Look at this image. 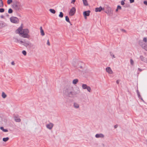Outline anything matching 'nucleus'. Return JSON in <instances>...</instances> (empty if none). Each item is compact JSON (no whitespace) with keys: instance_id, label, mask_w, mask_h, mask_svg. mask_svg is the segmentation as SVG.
Masks as SVG:
<instances>
[{"instance_id":"nucleus-1","label":"nucleus","mask_w":147,"mask_h":147,"mask_svg":"<svg viewBox=\"0 0 147 147\" xmlns=\"http://www.w3.org/2000/svg\"><path fill=\"white\" fill-rule=\"evenodd\" d=\"M80 93V90L79 88L74 89L73 87H69L65 89L64 93L69 97L74 98L76 97Z\"/></svg>"},{"instance_id":"nucleus-2","label":"nucleus","mask_w":147,"mask_h":147,"mask_svg":"<svg viewBox=\"0 0 147 147\" xmlns=\"http://www.w3.org/2000/svg\"><path fill=\"white\" fill-rule=\"evenodd\" d=\"M11 22L14 23H18L19 22V20L16 17H12L10 18Z\"/></svg>"},{"instance_id":"nucleus-3","label":"nucleus","mask_w":147,"mask_h":147,"mask_svg":"<svg viewBox=\"0 0 147 147\" xmlns=\"http://www.w3.org/2000/svg\"><path fill=\"white\" fill-rule=\"evenodd\" d=\"M76 9L75 7H73L71 8L69 12V14L70 16H72L74 15L76 12Z\"/></svg>"},{"instance_id":"nucleus-4","label":"nucleus","mask_w":147,"mask_h":147,"mask_svg":"<svg viewBox=\"0 0 147 147\" xmlns=\"http://www.w3.org/2000/svg\"><path fill=\"white\" fill-rule=\"evenodd\" d=\"M54 124L51 123H49L46 125V126L47 129H51L53 127Z\"/></svg>"},{"instance_id":"nucleus-5","label":"nucleus","mask_w":147,"mask_h":147,"mask_svg":"<svg viewBox=\"0 0 147 147\" xmlns=\"http://www.w3.org/2000/svg\"><path fill=\"white\" fill-rule=\"evenodd\" d=\"M90 10L86 11L83 12L84 16L86 19L87 18L86 16H89L90 15Z\"/></svg>"},{"instance_id":"nucleus-6","label":"nucleus","mask_w":147,"mask_h":147,"mask_svg":"<svg viewBox=\"0 0 147 147\" xmlns=\"http://www.w3.org/2000/svg\"><path fill=\"white\" fill-rule=\"evenodd\" d=\"M13 6V8L16 11H19L20 9V5L18 4H14Z\"/></svg>"},{"instance_id":"nucleus-7","label":"nucleus","mask_w":147,"mask_h":147,"mask_svg":"<svg viewBox=\"0 0 147 147\" xmlns=\"http://www.w3.org/2000/svg\"><path fill=\"white\" fill-rule=\"evenodd\" d=\"M20 35L24 38H29L30 37V36L27 33H24L22 32L20 33Z\"/></svg>"},{"instance_id":"nucleus-8","label":"nucleus","mask_w":147,"mask_h":147,"mask_svg":"<svg viewBox=\"0 0 147 147\" xmlns=\"http://www.w3.org/2000/svg\"><path fill=\"white\" fill-rule=\"evenodd\" d=\"M95 136L97 138H103L104 137V135L102 134H98L95 135Z\"/></svg>"},{"instance_id":"nucleus-9","label":"nucleus","mask_w":147,"mask_h":147,"mask_svg":"<svg viewBox=\"0 0 147 147\" xmlns=\"http://www.w3.org/2000/svg\"><path fill=\"white\" fill-rule=\"evenodd\" d=\"M140 44L141 45L142 47L145 49L147 51V45L145 44H144L142 42H141V43H140Z\"/></svg>"},{"instance_id":"nucleus-10","label":"nucleus","mask_w":147,"mask_h":147,"mask_svg":"<svg viewBox=\"0 0 147 147\" xmlns=\"http://www.w3.org/2000/svg\"><path fill=\"white\" fill-rule=\"evenodd\" d=\"M104 9V8H102L101 6H100L99 7L96 8L95 9V11L96 12H100L102 10Z\"/></svg>"},{"instance_id":"nucleus-11","label":"nucleus","mask_w":147,"mask_h":147,"mask_svg":"<svg viewBox=\"0 0 147 147\" xmlns=\"http://www.w3.org/2000/svg\"><path fill=\"white\" fill-rule=\"evenodd\" d=\"M106 71L109 74H112L113 72L110 67H107L106 69Z\"/></svg>"},{"instance_id":"nucleus-12","label":"nucleus","mask_w":147,"mask_h":147,"mask_svg":"<svg viewBox=\"0 0 147 147\" xmlns=\"http://www.w3.org/2000/svg\"><path fill=\"white\" fill-rule=\"evenodd\" d=\"M21 42L23 43V45L26 47H27L29 45H31V44L29 42H24L22 41H21Z\"/></svg>"},{"instance_id":"nucleus-13","label":"nucleus","mask_w":147,"mask_h":147,"mask_svg":"<svg viewBox=\"0 0 147 147\" xmlns=\"http://www.w3.org/2000/svg\"><path fill=\"white\" fill-rule=\"evenodd\" d=\"M82 63V64L81 65H79L78 66V69L81 71H82L84 69L83 67V66L84 65V64L83 63Z\"/></svg>"},{"instance_id":"nucleus-14","label":"nucleus","mask_w":147,"mask_h":147,"mask_svg":"<svg viewBox=\"0 0 147 147\" xmlns=\"http://www.w3.org/2000/svg\"><path fill=\"white\" fill-rule=\"evenodd\" d=\"M141 60L144 62L147 63V59L145 57L142 55H141L140 57Z\"/></svg>"},{"instance_id":"nucleus-15","label":"nucleus","mask_w":147,"mask_h":147,"mask_svg":"<svg viewBox=\"0 0 147 147\" xmlns=\"http://www.w3.org/2000/svg\"><path fill=\"white\" fill-rule=\"evenodd\" d=\"M22 27L21 26H20L16 30V31L17 33L19 34L20 35V33H21V32L22 31Z\"/></svg>"},{"instance_id":"nucleus-16","label":"nucleus","mask_w":147,"mask_h":147,"mask_svg":"<svg viewBox=\"0 0 147 147\" xmlns=\"http://www.w3.org/2000/svg\"><path fill=\"white\" fill-rule=\"evenodd\" d=\"M73 106L76 109H78L79 107V104L76 102H74Z\"/></svg>"},{"instance_id":"nucleus-17","label":"nucleus","mask_w":147,"mask_h":147,"mask_svg":"<svg viewBox=\"0 0 147 147\" xmlns=\"http://www.w3.org/2000/svg\"><path fill=\"white\" fill-rule=\"evenodd\" d=\"M40 30L41 35L42 36H44L45 35V33L44 32V31L42 29V26H40Z\"/></svg>"},{"instance_id":"nucleus-18","label":"nucleus","mask_w":147,"mask_h":147,"mask_svg":"<svg viewBox=\"0 0 147 147\" xmlns=\"http://www.w3.org/2000/svg\"><path fill=\"white\" fill-rule=\"evenodd\" d=\"M82 1L83 4L84 6H87L88 5V4L87 0H82Z\"/></svg>"},{"instance_id":"nucleus-19","label":"nucleus","mask_w":147,"mask_h":147,"mask_svg":"<svg viewBox=\"0 0 147 147\" xmlns=\"http://www.w3.org/2000/svg\"><path fill=\"white\" fill-rule=\"evenodd\" d=\"M22 32L28 34L29 33V30L27 29H24L23 30V31Z\"/></svg>"},{"instance_id":"nucleus-20","label":"nucleus","mask_w":147,"mask_h":147,"mask_svg":"<svg viewBox=\"0 0 147 147\" xmlns=\"http://www.w3.org/2000/svg\"><path fill=\"white\" fill-rule=\"evenodd\" d=\"M14 119L15 121L16 122H19L21 121V119L20 118L16 116L14 117Z\"/></svg>"},{"instance_id":"nucleus-21","label":"nucleus","mask_w":147,"mask_h":147,"mask_svg":"<svg viewBox=\"0 0 147 147\" xmlns=\"http://www.w3.org/2000/svg\"><path fill=\"white\" fill-rule=\"evenodd\" d=\"M65 19L66 21L67 22L69 23L71 25H72V24H71L70 22L69 18L67 16H66Z\"/></svg>"},{"instance_id":"nucleus-22","label":"nucleus","mask_w":147,"mask_h":147,"mask_svg":"<svg viewBox=\"0 0 147 147\" xmlns=\"http://www.w3.org/2000/svg\"><path fill=\"white\" fill-rule=\"evenodd\" d=\"M88 86L86 84H83L82 85V87L83 89H86Z\"/></svg>"},{"instance_id":"nucleus-23","label":"nucleus","mask_w":147,"mask_h":147,"mask_svg":"<svg viewBox=\"0 0 147 147\" xmlns=\"http://www.w3.org/2000/svg\"><path fill=\"white\" fill-rule=\"evenodd\" d=\"M78 79H76L74 80L73 81V83L74 84H76L78 82Z\"/></svg>"},{"instance_id":"nucleus-24","label":"nucleus","mask_w":147,"mask_h":147,"mask_svg":"<svg viewBox=\"0 0 147 147\" xmlns=\"http://www.w3.org/2000/svg\"><path fill=\"white\" fill-rule=\"evenodd\" d=\"M0 129L5 132H7L8 131V130L7 129H4L3 127H0Z\"/></svg>"},{"instance_id":"nucleus-25","label":"nucleus","mask_w":147,"mask_h":147,"mask_svg":"<svg viewBox=\"0 0 147 147\" xmlns=\"http://www.w3.org/2000/svg\"><path fill=\"white\" fill-rule=\"evenodd\" d=\"M49 11L50 12L53 14L55 13L56 12L55 11L54 9H49Z\"/></svg>"},{"instance_id":"nucleus-26","label":"nucleus","mask_w":147,"mask_h":147,"mask_svg":"<svg viewBox=\"0 0 147 147\" xmlns=\"http://www.w3.org/2000/svg\"><path fill=\"white\" fill-rule=\"evenodd\" d=\"M59 16L60 18H63V13L62 12H60L59 13Z\"/></svg>"},{"instance_id":"nucleus-27","label":"nucleus","mask_w":147,"mask_h":147,"mask_svg":"<svg viewBox=\"0 0 147 147\" xmlns=\"http://www.w3.org/2000/svg\"><path fill=\"white\" fill-rule=\"evenodd\" d=\"M7 96L3 92L2 93V96L3 98H5Z\"/></svg>"},{"instance_id":"nucleus-28","label":"nucleus","mask_w":147,"mask_h":147,"mask_svg":"<svg viewBox=\"0 0 147 147\" xmlns=\"http://www.w3.org/2000/svg\"><path fill=\"white\" fill-rule=\"evenodd\" d=\"M9 139V138L8 137L6 138H4L3 139V141L5 142H6L8 141Z\"/></svg>"},{"instance_id":"nucleus-29","label":"nucleus","mask_w":147,"mask_h":147,"mask_svg":"<svg viewBox=\"0 0 147 147\" xmlns=\"http://www.w3.org/2000/svg\"><path fill=\"white\" fill-rule=\"evenodd\" d=\"M3 3L2 0H0V7H3Z\"/></svg>"},{"instance_id":"nucleus-30","label":"nucleus","mask_w":147,"mask_h":147,"mask_svg":"<svg viewBox=\"0 0 147 147\" xmlns=\"http://www.w3.org/2000/svg\"><path fill=\"white\" fill-rule=\"evenodd\" d=\"M110 55L111 57H112V58H115V56L114 54L111 52H110Z\"/></svg>"},{"instance_id":"nucleus-31","label":"nucleus","mask_w":147,"mask_h":147,"mask_svg":"<svg viewBox=\"0 0 147 147\" xmlns=\"http://www.w3.org/2000/svg\"><path fill=\"white\" fill-rule=\"evenodd\" d=\"M87 89V90L88 92H90L91 91V88L89 86H88L87 88H86Z\"/></svg>"},{"instance_id":"nucleus-32","label":"nucleus","mask_w":147,"mask_h":147,"mask_svg":"<svg viewBox=\"0 0 147 147\" xmlns=\"http://www.w3.org/2000/svg\"><path fill=\"white\" fill-rule=\"evenodd\" d=\"M136 92H137V95L138 96V98H139V97H140L141 96H140V93L139 92L138 90H137Z\"/></svg>"},{"instance_id":"nucleus-33","label":"nucleus","mask_w":147,"mask_h":147,"mask_svg":"<svg viewBox=\"0 0 147 147\" xmlns=\"http://www.w3.org/2000/svg\"><path fill=\"white\" fill-rule=\"evenodd\" d=\"M12 12H13L12 9L11 8L9 9L8 11V13H11Z\"/></svg>"},{"instance_id":"nucleus-34","label":"nucleus","mask_w":147,"mask_h":147,"mask_svg":"<svg viewBox=\"0 0 147 147\" xmlns=\"http://www.w3.org/2000/svg\"><path fill=\"white\" fill-rule=\"evenodd\" d=\"M12 2V0H8L7 1V3L8 4H10Z\"/></svg>"},{"instance_id":"nucleus-35","label":"nucleus","mask_w":147,"mask_h":147,"mask_svg":"<svg viewBox=\"0 0 147 147\" xmlns=\"http://www.w3.org/2000/svg\"><path fill=\"white\" fill-rule=\"evenodd\" d=\"M22 53L24 55H26V52L25 50H23L22 51Z\"/></svg>"},{"instance_id":"nucleus-36","label":"nucleus","mask_w":147,"mask_h":147,"mask_svg":"<svg viewBox=\"0 0 147 147\" xmlns=\"http://www.w3.org/2000/svg\"><path fill=\"white\" fill-rule=\"evenodd\" d=\"M4 11V9L3 8H0V12L3 13Z\"/></svg>"},{"instance_id":"nucleus-37","label":"nucleus","mask_w":147,"mask_h":147,"mask_svg":"<svg viewBox=\"0 0 147 147\" xmlns=\"http://www.w3.org/2000/svg\"><path fill=\"white\" fill-rule=\"evenodd\" d=\"M125 1V0H122V1H121V5H124V4H125L124 1Z\"/></svg>"},{"instance_id":"nucleus-38","label":"nucleus","mask_w":147,"mask_h":147,"mask_svg":"<svg viewBox=\"0 0 147 147\" xmlns=\"http://www.w3.org/2000/svg\"><path fill=\"white\" fill-rule=\"evenodd\" d=\"M130 63L132 65L134 64V61L132 59H130Z\"/></svg>"},{"instance_id":"nucleus-39","label":"nucleus","mask_w":147,"mask_h":147,"mask_svg":"<svg viewBox=\"0 0 147 147\" xmlns=\"http://www.w3.org/2000/svg\"><path fill=\"white\" fill-rule=\"evenodd\" d=\"M143 41L145 42H146L147 41V38L146 37L144 38H143Z\"/></svg>"},{"instance_id":"nucleus-40","label":"nucleus","mask_w":147,"mask_h":147,"mask_svg":"<svg viewBox=\"0 0 147 147\" xmlns=\"http://www.w3.org/2000/svg\"><path fill=\"white\" fill-rule=\"evenodd\" d=\"M117 8L119 9H121V7L120 5H118Z\"/></svg>"},{"instance_id":"nucleus-41","label":"nucleus","mask_w":147,"mask_h":147,"mask_svg":"<svg viewBox=\"0 0 147 147\" xmlns=\"http://www.w3.org/2000/svg\"><path fill=\"white\" fill-rule=\"evenodd\" d=\"M47 44L49 46L50 45V44L49 40H48L47 41Z\"/></svg>"},{"instance_id":"nucleus-42","label":"nucleus","mask_w":147,"mask_h":147,"mask_svg":"<svg viewBox=\"0 0 147 147\" xmlns=\"http://www.w3.org/2000/svg\"><path fill=\"white\" fill-rule=\"evenodd\" d=\"M129 1L131 3H132L134 2V0H129Z\"/></svg>"},{"instance_id":"nucleus-43","label":"nucleus","mask_w":147,"mask_h":147,"mask_svg":"<svg viewBox=\"0 0 147 147\" xmlns=\"http://www.w3.org/2000/svg\"><path fill=\"white\" fill-rule=\"evenodd\" d=\"M144 4L147 5V1H145L144 2Z\"/></svg>"},{"instance_id":"nucleus-44","label":"nucleus","mask_w":147,"mask_h":147,"mask_svg":"<svg viewBox=\"0 0 147 147\" xmlns=\"http://www.w3.org/2000/svg\"><path fill=\"white\" fill-rule=\"evenodd\" d=\"M139 98H140V99L143 102H144V100H143V98H142V97L141 96L140 97H139Z\"/></svg>"},{"instance_id":"nucleus-45","label":"nucleus","mask_w":147,"mask_h":147,"mask_svg":"<svg viewBox=\"0 0 147 147\" xmlns=\"http://www.w3.org/2000/svg\"><path fill=\"white\" fill-rule=\"evenodd\" d=\"M76 0H73L71 1V3H74V2Z\"/></svg>"},{"instance_id":"nucleus-46","label":"nucleus","mask_w":147,"mask_h":147,"mask_svg":"<svg viewBox=\"0 0 147 147\" xmlns=\"http://www.w3.org/2000/svg\"><path fill=\"white\" fill-rule=\"evenodd\" d=\"M118 127V125H114V127L115 128H116Z\"/></svg>"},{"instance_id":"nucleus-47","label":"nucleus","mask_w":147,"mask_h":147,"mask_svg":"<svg viewBox=\"0 0 147 147\" xmlns=\"http://www.w3.org/2000/svg\"><path fill=\"white\" fill-rule=\"evenodd\" d=\"M11 64L12 65H15V63L14 61H12L11 63Z\"/></svg>"},{"instance_id":"nucleus-48","label":"nucleus","mask_w":147,"mask_h":147,"mask_svg":"<svg viewBox=\"0 0 147 147\" xmlns=\"http://www.w3.org/2000/svg\"><path fill=\"white\" fill-rule=\"evenodd\" d=\"M107 8L109 10L110 9H111V8L108 6H107Z\"/></svg>"},{"instance_id":"nucleus-49","label":"nucleus","mask_w":147,"mask_h":147,"mask_svg":"<svg viewBox=\"0 0 147 147\" xmlns=\"http://www.w3.org/2000/svg\"><path fill=\"white\" fill-rule=\"evenodd\" d=\"M119 80H117L116 81V83L117 84H118L119 83Z\"/></svg>"},{"instance_id":"nucleus-50","label":"nucleus","mask_w":147,"mask_h":147,"mask_svg":"<svg viewBox=\"0 0 147 147\" xmlns=\"http://www.w3.org/2000/svg\"><path fill=\"white\" fill-rule=\"evenodd\" d=\"M138 69L140 71H142V69L139 68H138Z\"/></svg>"},{"instance_id":"nucleus-51","label":"nucleus","mask_w":147,"mask_h":147,"mask_svg":"<svg viewBox=\"0 0 147 147\" xmlns=\"http://www.w3.org/2000/svg\"><path fill=\"white\" fill-rule=\"evenodd\" d=\"M121 31H123L124 32H126V31L124 29H121Z\"/></svg>"},{"instance_id":"nucleus-52","label":"nucleus","mask_w":147,"mask_h":147,"mask_svg":"<svg viewBox=\"0 0 147 147\" xmlns=\"http://www.w3.org/2000/svg\"><path fill=\"white\" fill-rule=\"evenodd\" d=\"M1 18H4V16L3 15H1Z\"/></svg>"},{"instance_id":"nucleus-53","label":"nucleus","mask_w":147,"mask_h":147,"mask_svg":"<svg viewBox=\"0 0 147 147\" xmlns=\"http://www.w3.org/2000/svg\"><path fill=\"white\" fill-rule=\"evenodd\" d=\"M118 9H118L117 8V9H116V11H117H117H118Z\"/></svg>"},{"instance_id":"nucleus-54","label":"nucleus","mask_w":147,"mask_h":147,"mask_svg":"<svg viewBox=\"0 0 147 147\" xmlns=\"http://www.w3.org/2000/svg\"><path fill=\"white\" fill-rule=\"evenodd\" d=\"M146 144H147V140H146Z\"/></svg>"}]
</instances>
